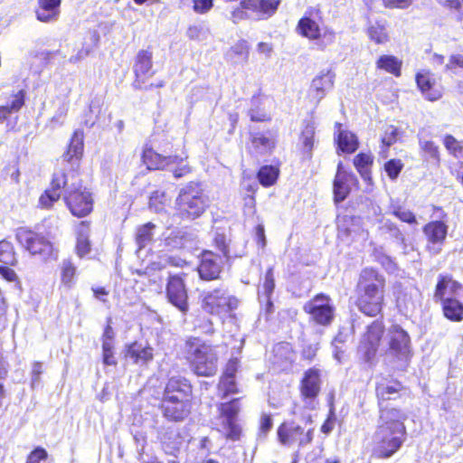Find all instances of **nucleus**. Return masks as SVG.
Returning <instances> with one entry per match:
<instances>
[{
    "label": "nucleus",
    "mask_w": 463,
    "mask_h": 463,
    "mask_svg": "<svg viewBox=\"0 0 463 463\" xmlns=\"http://www.w3.org/2000/svg\"><path fill=\"white\" fill-rule=\"evenodd\" d=\"M406 412L397 408H381L372 438V455L386 459L392 457L403 445L407 437Z\"/></svg>",
    "instance_id": "nucleus-1"
},
{
    "label": "nucleus",
    "mask_w": 463,
    "mask_h": 463,
    "mask_svg": "<svg viewBox=\"0 0 463 463\" xmlns=\"http://www.w3.org/2000/svg\"><path fill=\"white\" fill-rule=\"evenodd\" d=\"M385 279L376 269H362L356 285V307L369 317L377 316L383 308Z\"/></svg>",
    "instance_id": "nucleus-2"
},
{
    "label": "nucleus",
    "mask_w": 463,
    "mask_h": 463,
    "mask_svg": "<svg viewBox=\"0 0 463 463\" xmlns=\"http://www.w3.org/2000/svg\"><path fill=\"white\" fill-rule=\"evenodd\" d=\"M208 198L201 185L190 182L179 190L175 201V214L182 220L194 221L206 211Z\"/></svg>",
    "instance_id": "nucleus-3"
},
{
    "label": "nucleus",
    "mask_w": 463,
    "mask_h": 463,
    "mask_svg": "<svg viewBox=\"0 0 463 463\" xmlns=\"http://www.w3.org/2000/svg\"><path fill=\"white\" fill-rule=\"evenodd\" d=\"M187 359L199 376L210 377L217 372L218 357L211 345L194 338L186 343Z\"/></svg>",
    "instance_id": "nucleus-4"
},
{
    "label": "nucleus",
    "mask_w": 463,
    "mask_h": 463,
    "mask_svg": "<svg viewBox=\"0 0 463 463\" xmlns=\"http://www.w3.org/2000/svg\"><path fill=\"white\" fill-rule=\"evenodd\" d=\"M62 193L65 203L74 216L84 217L91 213V194L82 186L81 180L77 175H66V184Z\"/></svg>",
    "instance_id": "nucleus-5"
},
{
    "label": "nucleus",
    "mask_w": 463,
    "mask_h": 463,
    "mask_svg": "<svg viewBox=\"0 0 463 463\" xmlns=\"http://www.w3.org/2000/svg\"><path fill=\"white\" fill-rule=\"evenodd\" d=\"M202 297L203 309L215 316H222L237 308L239 300L223 288L203 291Z\"/></svg>",
    "instance_id": "nucleus-6"
},
{
    "label": "nucleus",
    "mask_w": 463,
    "mask_h": 463,
    "mask_svg": "<svg viewBox=\"0 0 463 463\" xmlns=\"http://www.w3.org/2000/svg\"><path fill=\"white\" fill-rule=\"evenodd\" d=\"M387 354L401 363V367L407 366L412 355L411 337L399 325H392L387 330Z\"/></svg>",
    "instance_id": "nucleus-7"
},
{
    "label": "nucleus",
    "mask_w": 463,
    "mask_h": 463,
    "mask_svg": "<svg viewBox=\"0 0 463 463\" xmlns=\"http://www.w3.org/2000/svg\"><path fill=\"white\" fill-rule=\"evenodd\" d=\"M187 274L184 272L168 273L165 285V295L168 302L176 307L183 315L189 311L188 293L185 285Z\"/></svg>",
    "instance_id": "nucleus-8"
},
{
    "label": "nucleus",
    "mask_w": 463,
    "mask_h": 463,
    "mask_svg": "<svg viewBox=\"0 0 463 463\" xmlns=\"http://www.w3.org/2000/svg\"><path fill=\"white\" fill-rule=\"evenodd\" d=\"M384 332V325L380 320H374L367 326L358 345V353L365 363L371 364L374 360Z\"/></svg>",
    "instance_id": "nucleus-9"
},
{
    "label": "nucleus",
    "mask_w": 463,
    "mask_h": 463,
    "mask_svg": "<svg viewBox=\"0 0 463 463\" xmlns=\"http://www.w3.org/2000/svg\"><path fill=\"white\" fill-rule=\"evenodd\" d=\"M279 441L285 446H291L295 443L302 448L310 444L314 437V429L309 428L306 431L303 427L295 421L283 423L278 429Z\"/></svg>",
    "instance_id": "nucleus-10"
},
{
    "label": "nucleus",
    "mask_w": 463,
    "mask_h": 463,
    "mask_svg": "<svg viewBox=\"0 0 463 463\" xmlns=\"http://www.w3.org/2000/svg\"><path fill=\"white\" fill-rule=\"evenodd\" d=\"M16 238L33 255H40L44 260L53 255L52 244L35 232L21 229L17 232Z\"/></svg>",
    "instance_id": "nucleus-11"
},
{
    "label": "nucleus",
    "mask_w": 463,
    "mask_h": 463,
    "mask_svg": "<svg viewBox=\"0 0 463 463\" xmlns=\"http://www.w3.org/2000/svg\"><path fill=\"white\" fill-rule=\"evenodd\" d=\"M330 298L323 294L317 295L312 300L306 303L304 310L320 325H329L334 317V307Z\"/></svg>",
    "instance_id": "nucleus-12"
},
{
    "label": "nucleus",
    "mask_w": 463,
    "mask_h": 463,
    "mask_svg": "<svg viewBox=\"0 0 463 463\" xmlns=\"http://www.w3.org/2000/svg\"><path fill=\"white\" fill-rule=\"evenodd\" d=\"M279 5V0H241V7L234 9L232 13V20L238 23L247 18L244 9L251 10L259 14L270 16L275 13Z\"/></svg>",
    "instance_id": "nucleus-13"
},
{
    "label": "nucleus",
    "mask_w": 463,
    "mask_h": 463,
    "mask_svg": "<svg viewBox=\"0 0 463 463\" xmlns=\"http://www.w3.org/2000/svg\"><path fill=\"white\" fill-rule=\"evenodd\" d=\"M239 410L238 400H232L221 405L222 425L226 438L232 440H238L241 433V429L237 423Z\"/></svg>",
    "instance_id": "nucleus-14"
},
{
    "label": "nucleus",
    "mask_w": 463,
    "mask_h": 463,
    "mask_svg": "<svg viewBox=\"0 0 463 463\" xmlns=\"http://www.w3.org/2000/svg\"><path fill=\"white\" fill-rule=\"evenodd\" d=\"M320 372L310 368L305 372L300 383V393L305 401V406L312 410L315 408V400L320 392Z\"/></svg>",
    "instance_id": "nucleus-15"
},
{
    "label": "nucleus",
    "mask_w": 463,
    "mask_h": 463,
    "mask_svg": "<svg viewBox=\"0 0 463 463\" xmlns=\"http://www.w3.org/2000/svg\"><path fill=\"white\" fill-rule=\"evenodd\" d=\"M152 58L153 54L149 50H141L137 52L133 67L136 79L132 84L136 90L143 89L146 81L155 74Z\"/></svg>",
    "instance_id": "nucleus-16"
},
{
    "label": "nucleus",
    "mask_w": 463,
    "mask_h": 463,
    "mask_svg": "<svg viewBox=\"0 0 463 463\" xmlns=\"http://www.w3.org/2000/svg\"><path fill=\"white\" fill-rule=\"evenodd\" d=\"M156 431L164 451L173 457V458L168 459V463H180L178 454L182 442L176 430L173 426H160Z\"/></svg>",
    "instance_id": "nucleus-17"
},
{
    "label": "nucleus",
    "mask_w": 463,
    "mask_h": 463,
    "mask_svg": "<svg viewBox=\"0 0 463 463\" xmlns=\"http://www.w3.org/2000/svg\"><path fill=\"white\" fill-rule=\"evenodd\" d=\"M190 402L162 398L159 410L164 418L169 421L181 422L190 414Z\"/></svg>",
    "instance_id": "nucleus-18"
},
{
    "label": "nucleus",
    "mask_w": 463,
    "mask_h": 463,
    "mask_svg": "<svg viewBox=\"0 0 463 463\" xmlns=\"http://www.w3.org/2000/svg\"><path fill=\"white\" fill-rule=\"evenodd\" d=\"M193 387L189 381L183 376H172L167 381L162 398L190 402Z\"/></svg>",
    "instance_id": "nucleus-19"
},
{
    "label": "nucleus",
    "mask_w": 463,
    "mask_h": 463,
    "mask_svg": "<svg viewBox=\"0 0 463 463\" xmlns=\"http://www.w3.org/2000/svg\"><path fill=\"white\" fill-rule=\"evenodd\" d=\"M222 269V258L213 251L206 250L202 254L198 273L203 280H213L219 278Z\"/></svg>",
    "instance_id": "nucleus-20"
},
{
    "label": "nucleus",
    "mask_w": 463,
    "mask_h": 463,
    "mask_svg": "<svg viewBox=\"0 0 463 463\" xmlns=\"http://www.w3.org/2000/svg\"><path fill=\"white\" fill-rule=\"evenodd\" d=\"M335 77V73L331 70H327L321 71L313 79L309 94L316 103H319L326 92L333 88Z\"/></svg>",
    "instance_id": "nucleus-21"
},
{
    "label": "nucleus",
    "mask_w": 463,
    "mask_h": 463,
    "mask_svg": "<svg viewBox=\"0 0 463 463\" xmlns=\"http://www.w3.org/2000/svg\"><path fill=\"white\" fill-rule=\"evenodd\" d=\"M66 184V174L55 173L53 175L51 187L47 189L39 198V203L43 208H50L54 202L61 195L63 186Z\"/></svg>",
    "instance_id": "nucleus-22"
},
{
    "label": "nucleus",
    "mask_w": 463,
    "mask_h": 463,
    "mask_svg": "<svg viewBox=\"0 0 463 463\" xmlns=\"http://www.w3.org/2000/svg\"><path fill=\"white\" fill-rule=\"evenodd\" d=\"M153 356V348L138 342L129 345L126 351V359L139 366L147 364Z\"/></svg>",
    "instance_id": "nucleus-23"
},
{
    "label": "nucleus",
    "mask_w": 463,
    "mask_h": 463,
    "mask_svg": "<svg viewBox=\"0 0 463 463\" xmlns=\"http://www.w3.org/2000/svg\"><path fill=\"white\" fill-rule=\"evenodd\" d=\"M354 175L347 172L336 173L334 180V199L336 203L343 202L350 193L351 184L356 183Z\"/></svg>",
    "instance_id": "nucleus-24"
},
{
    "label": "nucleus",
    "mask_w": 463,
    "mask_h": 463,
    "mask_svg": "<svg viewBox=\"0 0 463 463\" xmlns=\"http://www.w3.org/2000/svg\"><path fill=\"white\" fill-rule=\"evenodd\" d=\"M83 132L81 130H76L71 139L68 146V150L63 154V160L70 163L71 167L79 165V162L83 154Z\"/></svg>",
    "instance_id": "nucleus-25"
},
{
    "label": "nucleus",
    "mask_w": 463,
    "mask_h": 463,
    "mask_svg": "<svg viewBox=\"0 0 463 463\" xmlns=\"http://www.w3.org/2000/svg\"><path fill=\"white\" fill-rule=\"evenodd\" d=\"M416 82L422 95L428 100L435 101L441 97V92L436 89L435 80L430 71L418 72Z\"/></svg>",
    "instance_id": "nucleus-26"
},
{
    "label": "nucleus",
    "mask_w": 463,
    "mask_h": 463,
    "mask_svg": "<svg viewBox=\"0 0 463 463\" xmlns=\"http://www.w3.org/2000/svg\"><path fill=\"white\" fill-rule=\"evenodd\" d=\"M61 0H38L37 19L43 23L56 21L60 14Z\"/></svg>",
    "instance_id": "nucleus-27"
},
{
    "label": "nucleus",
    "mask_w": 463,
    "mask_h": 463,
    "mask_svg": "<svg viewBox=\"0 0 463 463\" xmlns=\"http://www.w3.org/2000/svg\"><path fill=\"white\" fill-rule=\"evenodd\" d=\"M25 91L20 90L12 94L5 105L0 106V123H3L8 117L14 113H17L24 105Z\"/></svg>",
    "instance_id": "nucleus-28"
},
{
    "label": "nucleus",
    "mask_w": 463,
    "mask_h": 463,
    "mask_svg": "<svg viewBox=\"0 0 463 463\" xmlns=\"http://www.w3.org/2000/svg\"><path fill=\"white\" fill-rule=\"evenodd\" d=\"M442 311L446 318L453 322L463 320V304L453 297L441 301Z\"/></svg>",
    "instance_id": "nucleus-29"
},
{
    "label": "nucleus",
    "mask_w": 463,
    "mask_h": 463,
    "mask_svg": "<svg viewBox=\"0 0 463 463\" xmlns=\"http://www.w3.org/2000/svg\"><path fill=\"white\" fill-rule=\"evenodd\" d=\"M423 232L431 243H442L448 233V226L443 221H434L426 224Z\"/></svg>",
    "instance_id": "nucleus-30"
},
{
    "label": "nucleus",
    "mask_w": 463,
    "mask_h": 463,
    "mask_svg": "<svg viewBox=\"0 0 463 463\" xmlns=\"http://www.w3.org/2000/svg\"><path fill=\"white\" fill-rule=\"evenodd\" d=\"M172 156H163L155 152L152 148H145L142 155V161L147 169H164L170 166Z\"/></svg>",
    "instance_id": "nucleus-31"
},
{
    "label": "nucleus",
    "mask_w": 463,
    "mask_h": 463,
    "mask_svg": "<svg viewBox=\"0 0 463 463\" xmlns=\"http://www.w3.org/2000/svg\"><path fill=\"white\" fill-rule=\"evenodd\" d=\"M274 147V142L269 137L256 134L251 137L250 152L256 157L269 154Z\"/></svg>",
    "instance_id": "nucleus-32"
},
{
    "label": "nucleus",
    "mask_w": 463,
    "mask_h": 463,
    "mask_svg": "<svg viewBox=\"0 0 463 463\" xmlns=\"http://www.w3.org/2000/svg\"><path fill=\"white\" fill-rule=\"evenodd\" d=\"M336 127L338 128V134H337V145L338 148L342 152L345 153H353L354 152L358 147V141L356 137L345 130H341V125L336 124Z\"/></svg>",
    "instance_id": "nucleus-33"
},
{
    "label": "nucleus",
    "mask_w": 463,
    "mask_h": 463,
    "mask_svg": "<svg viewBox=\"0 0 463 463\" xmlns=\"http://www.w3.org/2000/svg\"><path fill=\"white\" fill-rule=\"evenodd\" d=\"M231 238L224 232H215L213 237L214 246L222 253V257L228 261L232 258L241 257V254L232 252L231 250Z\"/></svg>",
    "instance_id": "nucleus-34"
},
{
    "label": "nucleus",
    "mask_w": 463,
    "mask_h": 463,
    "mask_svg": "<svg viewBox=\"0 0 463 463\" xmlns=\"http://www.w3.org/2000/svg\"><path fill=\"white\" fill-rule=\"evenodd\" d=\"M400 383H381L376 386V395L379 400L380 409L383 408L382 402L392 400L395 398L401 390Z\"/></svg>",
    "instance_id": "nucleus-35"
},
{
    "label": "nucleus",
    "mask_w": 463,
    "mask_h": 463,
    "mask_svg": "<svg viewBox=\"0 0 463 463\" xmlns=\"http://www.w3.org/2000/svg\"><path fill=\"white\" fill-rule=\"evenodd\" d=\"M377 68L386 71L396 77L401 75L402 61L392 55H382L376 61Z\"/></svg>",
    "instance_id": "nucleus-36"
},
{
    "label": "nucleus",
    "mask_w": 463,
    "mask_h": 463,
    "mask_svg": "<svg viewBox=\"0 0 463 463\" xmlns=\"http://www.w3.org/2000/svg\"><path fill=\"white\" fill-rule=\"evenodd\" d=\"M298 29L303 36L311 40L318 39L320 36L318 24L310 17L305 16L301 18L298 22Z\"/></svg>",
    "instance_id": "nucleus-37"
},
{
    "label": "nucleus",
    "mask_w": 463,
    "mask_h": 463,
    "mask_svg": "<svg viewBox=\"0 0 463 463\" xmlns=\"http://www.w3.org/2000/svg\"><path fill=\"white\" fill-rule=\"evenodd\" d=\"M275 363L283 364L284 363H292L294 360V352L288 343H279L273 348Z\"/></svg>",
    "instance_id": "nucleus-38"
},
{
    "label": "nucleus",
    "mask_w": 463,
    "mask_h": 463,
    "mask_svg": "<svg viewBox=\"0 0 463 463\" xmlns=\"http://www.w3.org/2000/svg\"><path fill=\"white\" fill-rule=\"evenodd\" d=\"M304 128L301 131L300 142L306 153L310 155L314 146V137L316 126L314 121L307 120L304 122Z\"/></svg>",
    "instance_id": "nucleus-39"
},
{
    "label": "nucleus",
    "mask_w": 463,
    "mask_h": 463,
    "mask_svg": "<svg viewBox=\"0 0 463 463\" xmlns=\"http://www.w3.org/2000/svg\"><path fill=\"white\" fill-rule=\"evenodd\" d=\"M373 164V157L369 154L360 153L354 159L356 170L364 180H370V166Z\"/></svg>",
    "instance_id": "nucleus-40"
},
{
    "label": "nucleus",
    "mask_w": 463,
    "mask_h": 463,
    "mask_svg": "<svg viewBox=\"0 0 463 463\" xmlns=\"http://www.w3.org/2000/svg\"><path fill=\"white\" fill-rule=\"evenodd\" d=\"M156 225L152 222H147L137 228L136 233V241L139 249L146 247L153 240V231Z\"/></svg>",
    "instance_id": "nucleus-41"
},
{
    "label": "nucleus",
    "mask_w": 463,
    "mask_h": 463,
    "mask_svg": "<svg viewBox=\"0 0 463 463\" xmlns=\"http://www.w3.org/2000/svg\"><path fill=\"white\" fill-rule=\"evenodd\" d=\"M89 228L81 222L78 232L76 250L80 257H83L90 251Z\"/></svg>",
    "instance_id": "nucleus-42"
},
{
    "label": "nucleus",
    "mask_w": 463,
    "mask_h": 463,
    "mask_svg": "<svg viewBox=\"0 0 463 463\" xmlns=\"http://www.w3.org/2000/svg\"><path fill=\"white\" fill-rule=\"evenodd\" d=\"M368 36L377 44H383L389 41L386 28L380 23H375L368 28Z\"/></svg>",
    "instance_id": "nucleus-43"
},
{
    "label": "nucleus",
    "mask_w": 463,
    "mask_h": 463,
    "mask_svg": "<svg viewBox=\"0 0 463 463\" xmlns=\"http://www.w3.org/2000/svg\"><path fill=\"white\" fill-rule=\"evenodd\" d=\"M278 175V169L272 165L262 166L258 173L260 183L264 186L272 185L276 182Z\"/></svg>",
    "instance_id": "nucleus-44"
},
{
    "label": "nucleus",
    "mask_w": 463,
    "mask_h": 463,
    "mask_svg": "<svg viewBox=\"0 0 463 463\" xmlns=\"http://www.w3.org/2000/svg\"><path fill=\"white\" fill-rule=\"evenodd\" d=\"M168 202L165 192L156 191L149 198V209L156 213H161L165 211Z\"/></svg>",
    "instance_id": "nucleus-45"
},
{
    "label": "nucleus",
    "mask_w": 463,
    "mask_h": 463,
    "mask_svg": "<svg viewBox=\"0 0 463 463\" xmlns=\"http://www.w3.org/2000/svg\"><path fill=\"white\" fill-rule=\"evenodd\" d=\"M0 261L11 266L17 262L13 245L5 240L0 241Z\"/></svg>",
    "instance_id": "nucleus-46"
},
{
    "label": "nucleus",
    "mask_w": 463,
    "mask_h": 463,
    "mask_svg": "<svg viewBox=\"0 0 463 463\" xmlns=\"http://www.w3.org/2000/svg\"><path fill=\"white\" fill-rule=\"evenodd\" d=\"M249 51L250 46L248 43L245 40H241L231 47L230 51L228 52V55L232 59L237 58L238 60L247 61L249 58Z\"/></svg>",
    "instance_id": "nucleus-47"
},
{
    "label": "nucleus",
    "mask_w": 463,
    "mask_h": 463,
    "mask_svg": "<svg viewBox=\"0 0 463 463\" xmlns=\"http://www.w3.org/2000/svg\"><path fill=\"white\" fill-rule=\"evenodd\" d=\"M171 165H175L174 167H171L170 170L177 179L186 175L191 171L187 162L176 156H172V160H170V166Z\"/></svg>",
    "instance_id": "nucleus-48"
},
{
    "label": "nucleus",
    "mask_w": 463,
    "mask_h": 463,
    "mask_svg": "<svg viewBox=\"0 0 463 463\" xmlns=\"http://www.w3.org/2000/svg\"><path fill=\"white\" fill-rule=\"evenodd\" d=\"M76 275V267L70 260H64L61 263V281L62 283L71 288L74 282Z\"/></svg>",
    "instance_id": "nucleus-49"
},
{
    "label": "nucleus",
    "mask_w": 463,
    "mask_h": 463,
    "mask_svg": "<svg viewBox=\"0 0 463 463\" xmlns=\"http://www.w3.org/2000/svg\"><path fill=\"white\" fill-rule=\"evenodd\" d=\"M186 35L191 40L203 41L209 35V29L204 24H195L188 27Z\"/></svg>",
    "instance_id": "nucleus-50"
},
{
    "label": "nucleus",
    "mask_w": 463,
    "mask_h": 463,
    "mask_svg": "<svg viewBox=\"0 0 463 463\" xmlns=\"http://www.w3.org/2000/svg\"><path fill=\"white\" fill-rule=\"evenodd\" d=\"M189 234L182 230L172 232L169 236L165 239V245L173 249H180L184 247V241Z\"/></svg>",
    "instance_id": "nucleus-51"
},
{
    "label": "nucleus",
    "mask_w": 463,
    "mask_h": 463,
    "mask_svg": "<svg viewBox=\"0 0 463 463\" xmlns=\"http://www.w3.org/2000/svg\"><path fill=\"white\" fill-rule=\"evenodd\" d=\"M101 100L98 98L93 99L89 106V114L86 116L85 125L91 128L96 123L101 111Z\"/></svg>",
    "instance_id": "nucleus-52"
},
{
    "label": "nucleus",
    "mask_w": 463,
    "mask_h": 463,
    "mask_svg": "<svg viewBox=\"0 0 463 463\" xmlns=\"http://www.w3.org/2000/svg\"><path fill=\"white\" fill-rule=\"evenodd\" d=\"M219 392L222 393V398L227 397L229 394L237 392L235 378L228 376H222L219 385Z\"/></svg>",
    "instance_id": "nucleus-53"
},
{
    "label": "nucleus",
    "mask_w": 463,
    "mask_h": 463,
    "mask_svg": "<svg viewBox=\"0 0 463 463\" xmlns=\"http://www.w3.org/2000/svg\"><path fill=\"white\" fill-rule=\"evenodd\" d=\"M275 288V282L271 269H269L266 275L261 289L259 291V300H262L264 297H271Z\"/></svg>",
    "instance_id": "nucleus-54"
},
{
    "label": "nucleus",
    "mask_w": 463,
    "mask_h": 463,
    "mask_svg": "<svg viewBox=\"0 0 463 463\" xmlns=\"http://www.w3.org/2000/svg\"><path fill=\"white\" fill-rule=\"evenodd\" d=\"M449 286V277L448 276H439V281L436 286V290L434 293V298L436 301H443L446 299L445 298L446 292Z\"/></svg>",
    "instance_id": "nucleus-55"
},
{
    "label": "nucleus",
    "mask_w": 463,
    "mask_h": 463,
    "mask_svg": "<svg viewBox=\"0 0 463 463\" xmlns=\"http://www.w3.org/2000/svg\"><path fill=\"white\" fill-rule=\"evenodd\" d=\"M402 168L403 164L400 159H391L387 161L384 165V169L388 176L392 180L398 177Z\"/></svg>",
    "instance_id": "nucleus-56"
},
{
    "label": "nucleus",
    "mask_w": 463,
    "mask_h": 463,
    "mask_svg": "<svg viewBox=\"0 0 463 463\" xmlns=\"http://www.w3.org/2000/svg\"><path fill=\"white\" fill-rule=\"evenodd\" d=\"M400 132L394 126H387L382 137V143L386 147L394 144L399 138Z\"/></svg>",
    "instance_id": "nucleus-57"
},
{
    "label": "nucleus",
    "mask_w": 463,
    "mask_h": 463,
    "mask_svg": "<svg viewBox=\"0 0 463 463\" xmlns=\"http://www.w3.org/2000/svg\"><path fill=\"white\" fill-rule=\"evenodd\" d=\"M443 143L446 149L454 156H458L462 151L459 142L451 135H446Z\"/></svg>",
    "instance_id": "nucleus-58"
},
{
    "label": "nucleus",
    "mask_w": 463,
    "mask_h": 463,
    "mask_svg": "<svg viewBox=\"0 0 463 463\" xmlns=\"http://www.w3.org/2000/svg\"><path fill=\"white\" fill-rule=\"evenodd\" d=\"M420 146L430 157L439 160V147L432 141L420 139Z\"/></svg>",
    "instance_id": "nucleus-59"
},
{
    "label": "nucleus",
    "mask_w": 463,
    "mask_h": 463,
    "mask_svg": "<svg viewBox=\"0 0 463 463\" xmlns=\"http://www.w3.org/2000/svg\"><path fill=\"white\" fill-rule=\"evenodd\" d=\"M393 214L397 218H399L402 222H407L410 224L417 223V220H416V217L413 214V213L407 209H404L402 207H397L396 209H394Z\"/></svg>",
    "instance_id": "nucleus-60"
},
{
    "label": "nucleus",
    "mask_w": 463,
    "mask_h": 463,
    "mask_svg": "<svg viewBox=\"0 0 463 463\" xmlns=\"http://www.w3.org/2000/svg\"><path fill=\"white\" fill-rule=\"evenodd\" d=\"M192 2L194 10L200 14L208 12L213 6V0H192Z\"/></svg>",
    "instance_id": "nucleus-61"
},
{
    "label": "nucleus",
    "mask_w": 463,
    "mask_h": 463,
    "mask_svg": "<svg viewBox=\"0 0 463 463\" xmlns=\"http://www.w3.org/2000/svg\"><path fill=\"white\" fill-rule=\"evenodd\" d=\"M92 48L90 45H83L81 49L78 51L75 55L71 56L69 61L71 63H77L88 57L91 52Z\"/></svg>",
    "instance_id": "nucleus-62"
},
{
    "label": "nucleus",
    "mask_w": 463,
    "mask_h": 463,
    "mask_svg": "<svg viewBox=\"0 0 463 463\" xmlns=\"http://www.w3.org/2000/svg\"><path fill=\"white\" fill-rule=\"evenodd\" d=\"M46 450L42 448H37L28 456L26 463H40V460L46 458Z\"/></svg>",
    "instance_id": "nucleus-63"
},
{
    "label": "nucleus",
    "mask_w": 463,
    "mask_h": 463,
    "mask_svg": "<svg viewBox=\"0 0 463 463\" xmlns=\"http://www.w3.org/2000/svg\"><path fill=\"white\" fill-rule=\"evenodd\" d=\"M456 67L463 68V55L454 54L449 57V62L446 64L445 69L453 70Z\"/></svg>",
    "instance_id": "nucleus-64"
}]
</instances>
